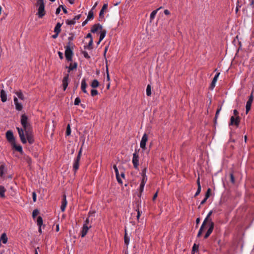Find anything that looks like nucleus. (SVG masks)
I'll return each mask as SVG.
<instances>
[{"label":"nucleus","mask_w":254,"mask_h":254,"mask_svg":"<svg viewBox=\"0 0 254 254\" xmlns=\"http://www.w3.org/2000/svg\"><path fill=\"white\" fill-rule=\"evenodd\" d=\"M0 97L2 102H5L7 101V94L3 89L0 91Z\"/></svg>","instance_id":"ddd939ff"},{"label":"nucleus","mask_w":254,"mask_h":254,"mask_svg":"<svg viewBox=\"0 0 254 254\" xmlns=\"http://www.w3.org/2000/svg\"><path fill=\"white\" fill-rule=\"evenodd\" d=\"M220 74V73H217L215 75V76L214 77L213 80H212V81L213 82H216L217 80V79H218V77L219 76Z\"/></svg>","instance_id":"6e6d98bb"},{"label":"nucleus","mask_w":254,"mask_h":254,"mask_svg":"<svg viewBox=\"0 0 254 254\" xmlns=\"http://www.w3.org/2000/svg\"><path fill=\"white\" fill-rule=\"evenodd\" d=\"M20 123L22 126L23 128L16 127V129L18 131L21 141L23 144H25L26 143V139L24 131L26 132L32 130V127L30 123L28 122V117L25 114H22L21 115Z\"/></svg>","instance_id":"f257e3e1"},{"label":"nucleus","mask_w":254,"mask_h":254,"mask_svg":"<svg viewBox=\"0 0 254 254\" xmlns=\"http://www.w3.org/2000/svg\"><path fill=\"white\" fill-rule=\"evenodd\" d=\"M5 189L3 186H0V196L1 197H4V192L5 191Z\"/></svg>","instance_id":"cd10ccee"},{"label":"nucleus","mask_w":254,"mask_h":254,"mask_svg":"<svg viewBox=\"0 0 254 254\" xmlns=\"http://www.w3.org/2000/svg\"><path fill=\"white\" fill-rule=\"evenodd\" d=\"M230 181L232 184H235V177L233 174V173L230 174Z\"/></svg>","instance_id":"8fccbe9b"},{"label":"nucleus","mask_w":254,"mask_h":254,"mask_svg":"<svg viewBox=\"0 0 254 254\" xmlns=\"http://www.w3.org/2000/svg\"><path fill=\"white\" fill-rule=\"evenodd\" d=\"M24 159L28 163V165L30 166L32 163V160L30 157L28 156H26L24 157Z\"/></svg>","instance_id":"c9c22d12"},{"label":"nucleus","mask_w":254,"mask_h":254,"mask_svg":"<svg viewBox=\"0 0 254 254\" xmlns=\"http://www.w3.org/2000/svg\"><path fill=\"white\" fill-rule=\"evenodd\" d=\"M221 110V106L219 108H218L217 110V111H216V114H215V118H214V124H216L217 119V118L218 117L219 114Z\"/></svg>","instance_id":"f704fd0d"},{"label":"nucleus","mask_w":254,"mask_h":254,"mask_svg":"<svg viewBox=\"0 0 254 254\" xmlns=\"http://www.w3.org/2000/svg\"><path fill=\"white\" fill-rule=\"evenodd\" d=\"M66 207V205H64L63 204H62V205L61 206V209L62 212H64L65 210V208Z\"/></svg>","instance_id":"0e129e2a"},{"label":"nucleus","mask_w":254,"mask_h":254,"mask_svg":"<svg viewBox=\"0 0 254 254\" xmlns=\"http://www.w3.org/2000/svg\"><path fill=\"white\" fill-rule=\"evenodd\" d=\"M77 67V64L74 63L73 64L70 63L69 66H66V68H68V72H70L71 70L76 69Z\"/></svg>","instance_id":"dca6fc26"},{"label":"nucleus","mask_w":254,"mask_h":254,"mask_svg":"<svg viewBox=\"0 0 254 254\" xmlns=\"http://www.w3.org/2000/svg\"><path fill=\"white\" fill-rule=\"evenodd\" d=\"M13 100H14V104L15 105V109L17 111L22 110V109L23 108L22 105L21 104L18 103L17 98L16 97H14Z\"/></svg>","instance_id":"2eb2a0df"},{"label":"nucleus","mask_w":254,"mask_h":254,"mask_svg":"<svg viewBox=\"0 0 254 254\" xmlns=\"http://www.w3.org/2000/svg\"><path fill=\"white\" fill-rule=\"evenodd\" d=\"M6 172V169L4 165H1L0 166V177L1 178L3 177V175Z\"/></svg>","instance_id":"5701e85b"},{"label":"nucleus","mask_w":254,"mask_h":254,"mask_svg":"<svg viewBox=\"0 0 254 254\" xmlns=\"http://www.w3.org/2000/svg\"><path fill=\"white\" fill-rule=\"evenodd\" d=\"M146 95L147 96H150L151 95V87L149 84L147 86Z\"/></svg>","instance_id":"72a5a7b5"},{"label":"nucleus","mask_w":254,"mask_h":254,"mask_svg":"<svg viewBox=\"0 0 254 254\" xmlns=\"http://www.w3.org/2000/svg\"><path fill=\"white\" fill-rule=\"evenodd\" d=\"M106 30L105 29H102L101 30L100 35V41H102L103 39L105 38L106 34Z\"/></svg>","instance_id":"393cba45"},{"label":"nucleus","mask_w":254,"mask_h":254,"mask_svg":"<svg viewBox=\"0 0 254 254\" xmlns=\"http://www.w3.org/2000/svg\"><path fill=\"white\" fill-rule=\"evenodd\" d=\"M39 213V211L37 209H35L32 213V216L34 218Z\"/></svg>","instance_id":"49530a36"},{"label":"nucleus","mask_w":254,"mask_h":254,"mask_svg":"<svg viewBox=\"0 0 254 254\" xmlns=\"http://www.w3.org/2000/svg\"><path fill=\"white\" fill-rule=\"evenodd\" d=\"M235 118L234 116L231 117L230 125H235Z\"/></svg>","instance_id":"3c124183"},{"label":"nucleus","mask_w":254,"mask_h":254,"mask_svg":"<svg viewBox=\"0 0 254 254\" xmlns=\"http://www.w3.org/2000/svg\"><path fill=\"white\" fill-rule=\"evenodd\" d=\"M80 159L76 158L75 159L73 165V169L74 172H76L79 168V161Z\"/></svg>","instance_id":"a211bd4d"},{"label":"nucleus","mask_w":254,"mask_h":254,"mask_svg":"<svg viewBox=\"0 0 254 254\" xmlns=\"http://www.w3.org/2000/svg\"><path fill=\"white\" fill-rule=\"evenodd\" d=\"M25 136H26V142L28 141L29 144H32L34 143V139L32 134V130L25 132Z\"/></svg>","instance_id":"0eeeda50"},{"label":"nucleus","mask_w":254,"mask_h":254,"mask_svg":"<svg viewBox=\"0 0 254 254\" xmlns=\"http://www.w3.org/2000/svg\"><path fill=\"white\" fill-rule=\"evenodd\" d=\"M91 226H85V225H83L82 229L81 231V237L83 238L85 236V235L87 234L88 231L90 228H91Z\"/></svg>","instance_id":"4468645a"},{"label":"nucleus","mask_w":254,"mask_h":254,"mask_svg":"<svg viewBox=\"0 0 254 254\" xmlns=\"http://www.w3.org/2000/svg\"><path fill=\"white\" fill-rule=\"evenodd\" d=\"M102 26L98 23V24H95L92 26V27L91 29V32L92 33H96L98 30H102Z\"/></svg>","instance_id":"9b49d317"},{"label":"nucleus","mask_w":254,"mask_h":254,"mask_svg":"<svg viewBox=\"0 0 254 254\" xmlns=\"http://www.w3.org/2000/svg\"><path fill=\"white\" fill-rule=\"evenodd\" d=\"M98 93V92L96 89H92L91 91V95L92 96H94L95 95H97Z\"/></svg>","instance_id":"37998d69"},{"label":"nucleus","mask_w":254,"mask_h":254,"mask_svg":"<svg viewBox=\"0 0 254 254\" xmlns=\"http://www.w3.org/2000/svg\"><path fill=\"white\" fill-rule=\"evenodd\" d=\"M113 168L115 170V173H116V176H118V175H119V171H118V168L117 167V166L116 165H114L113 166Z\"/></svg>","instance_id":"603ef678"},{"label":"nucleus","mask_w":254,"mask_h":254,"mask_svg":"<svg viewBox=\"0 0 254 254\" xmlns=\"http://www.w3.org/2000/svg\"><path fill=\"white\" fill-rule=\"evenodd\" d=\"M60 7H61V8H62V9H63V10L64 12V13H67V10L66 9L65 7H64V5H60Z\"/></svg>","instance_id":"052dcab7"},{"label":"nucleus","mask_w":254,"mask_h":254,"mask_svg":"<svg viewBox=\"0 0 254 254\" xmlns=\"http://www.w3.org/2000/svg\"><path fill=\"white\" fill-rule=\"evenodd\" d=\"M95 213V211H90L88 213V216H89V217H90V216H92L94 215V214Z\"/></svg>","instance_id":"e2e57ef3"},{"label":"nucleus","mask_w":254,"mask_h":254,"mask_svg":"<svg viewBox=\"0 0 254 254\" xmlns=\"http://www.w3.org/2000/svg\"><path fill=\"white\" fill-rule=\"evenodd\" d=\"M86 86H87V84L86 83V80H85V79H83L81 81V89L82 91L85 93H87V92L86 90Z\"/></svg>","instance_id":"aec40b11"},{"label":"nucleus","mask_w":254,"mask_h":254,"mask_svg":"<svg viewBox=\"0 0 254 254\" xmlns=\"http://www.w3.org/2000/svg\"><path fill=\"white\" fill-rule=\"evenodd\" d=\"M207 223H208L209 224V229L211 230H213L214 227V222H213L212 221H211L208 222Z\"/></svg>","instance_id":"a19ab883"},{"label":"nucleus","mask_w":254,"mask_h":254,"mask_svg":"<svg viewBox=\"0 0 254 254\" xmlns=\"http://www.w3.org/2000/svg\"><path fill=\"white\" fill-rule=\"evenodd\" d=\"M198 245L196 244H194L192 249V253H194L198 251Z\"/></svg>","instance_id":"e433bc0d"},{"label":"nucleus","mask_w":254,"mask_h":254,"mask_svg":"<svg viewBox=\"0 0 254 254\" xmlns=\"http://www.w3.org/2000/svg\"><path fill=\"white\" fill-rule=\"evenodd\" d=\"M69 75L67 74L63 79V86L64 90H65L68 84Z\"/></svg>","instance_id":"f8f14e48"},{"label":"nucleus","mask_w":254,"mask_h":254,"mask_svg":"<svg viewBox=\"0 0 254 254\" xmlns=\"http://www.w3.org/2000/svg\"><path fill=\"white\" fill-rule=\"evenodd\" d=\"M212 213V211H210L207 214V216L206 217V218H205V219L204 220L200 229H199V230L198 231V233L197 234V237H199L202 233V232L203 231V229L205 226V225L206 224V223L208 222H209V221H212V219L211 218H210V216L211 215Z\"/></svg>","instance_id":"f03ea898"},{"label":"nucleus","mask_w":254,"mask_h":254,"mask_svg":"<svg viewBox=\"0 0 254 254\" xmlns=\"http://www.w3.org/2000/svg\"><path fill=\"white\" fill-rule=\"evenodd\" d=\"M7 237L6 233H2L0 237V242H2L3 244H5L7 242Z\"/></svg>","instance_id":"6ab92c4d"},{"label":"nucleus","mask_w":254,"mask_h":254,"mask_svg":"<svg viewBox=\"0 0 254 254\" xmlns=\"http://www.w3.org/2000/svg\"><path fill=\"white\" fill-rule=\"evenodd\" d=\"M99 85V83L97 79H94L91 84V86L93 88H97Z\"/></svg>","instance_id":"c85d7f7f"},{"label":"nucleus","mask_w":254,"mask_h":254,"mask_svg":"<svg viewBox=\"0 0 254 254\" xmlns=\"http://www.w3.org/2000/svg\"><path fill=\"white\" fill-rule=\"evenodd\" d=\"M6 137L7 140L11 144L15 141L13 132L11 130H8L6 132Z\"/></svg>","instance_id":"6e6552de"},{"label":"nucleus","mask_w":254,"mask_h":254,"mask_svg":"<svg viewBox=\"0 0 254 254\" xmlns=\"http://www.w3.org/2000/svg\"><path fill=\"white\" fill-rule=\"evenodd\" d=\"M37 223L38 226L39 227H41L42 225L43 224V219H42V217H41V216L38 217L37 219Z\"/></svg>","instance_id":"2f4dec72"},{"label":"nucleus","mask_w":254,"mask_h":254,"mask_svg":"<svg viewBox=\"0 0 254 254\" xmlns=\"http://www.w3.org/2000/svg\"><path fill=\"white\" fill-rule=\"evenodd\" d=\"M144 186H145V184H140V187H139V190H140V195H139V196H140V195H141V193L143 191V189H144Z\"/></svg>","instance_id":"864d4df0"},{"label":"nucleus","mask_w":254,"mask_h":254,"mask_svg":"<svg viewBox=\"0 0 254 254\" xmlns=\"http://www.w3.org/2000/svg\"><path fill=\"white\" fill-rule=\"evenodd\" d=\"M15 93L16 94L17 97L20 100H24V95H23V93H22V92H21V90H19L18 91H16V92H15Z\"/></svg>","instance_id":"a878e982"},{"label":"nucleus","mask_w":254,"mask_h":254,"mask_svg":"<svg viewBox=\"0 0 254 254\" xmlns=\"http://www.w3.org/2000/svg\"><path fill=\"white\" fill-rule=\"evenodd\" d=\"M39 6L37 15L39 18H42L45 15V4H37Z\"/></svg>","instance_id":"39448f33"},{"label":"nucleus","mask_w":254,"mask_h":254,"mask_svg":"<svg viewBox=\"0 0 254 254\" xmlns=\"http://www.w3.org/2000/svg\"><path fill=\"white\" fill-rule=\"evenodd\" d=\"M93 18H94V13H93L92 9H91L88 12V16H87V17L86 19H87V20H89L91 19H93Z\"/></svg>","instance_id":"7c9ffc66"},{"label":"nucleus","mask_w":254,"mask_h":254,"mask_svg":"<svg viewBox=\"0 0 254 254\" xmlns=\"http://www.w3.org/2000/svg\"><path fill=\"white\" fill-rule=\"evenodd\" d=\"M62 25V24L60 23H58L55 27L54 32L55 33H60L61 31V27Z\"/></svg>","instance_id":"4be33fe9"},{"label":"nucleus","mask_w":254,"mask_h":254,"mask_svg":"<svg viewBox=\"0 0 254 254\" xmlns=\"http://www.w3.org/2000/svg\"><path fill=\"white\" fill-rule=\"evenodd\" d=\"M80 102H81L80 99L79 97H77L75 98V99L74 100V104L75 105H78L79 104V103H80Z\"/></svg>","instance_id":"de8ad7c7"},{"label":"nucleus","mask_w":254,"mask_h":254,"mask_svg":"<svg viewBox=\"0 0 254 254\" xmlns=\"http://www.w3.org/2000/svg\"><path fill=\"white\" fill-rule=\"evenodd\" d=\"M66 46H68L69 48L73 49L74 45L71 42L68 41L67 45Z\"/></svg>","instance_id":"13d9d810"},{"label":"nucleus","mask_w":254,"mask_h":254,"mask_svg":"<svg viewBox=\"0 0 254 254\" xmlns=\"http://www.w3.org/2000/svg\"><path fill=\"white\" fill-rule=\"evenodd\" d=\"M81 17V15L78 14V15L75 16L74 17V18L72 20L67 19L65 21V22H66V24H67V25H74L76 23V21L79 19Z\"/></svg>","instance_id":"9d476101"},{"label":"nucleus","mask_w":254,"mask_h":254,"mask_svg":"<svg viewBox=\"0 0 254 254\" xmlns=\"http://www.w3.org/2000/svg\"><path fill=\"white\" fill-rule=\"evenodd\" d=\"M13 147L18 152L22 153V148L20 145H17L15 143V141L11 144Z\"/></svg>","instance_id":"b1692460"},{"label":"nucleus","mask_w":254,"mask_h":254,"mask_svg":"<svg viewBox=\"0 0 254 254\" xmlns=\"http://www.w3.org/2000/svg\"><path fill=\"white\" fill-rule=\"evenodd\" d=\"M146 170H147V168H144L142 170V172H141V176H142V177H143V176H146Z\"/></svg>","instance_id":"4d7b16f0"},{"label":"nucleus","mask_w":254,"mask_h":254,"mask_svg":"<svg viewBox=\"0 0 254 254\" xmlns=\"http://www.w3.org/2000/svg\"><path fill=\"white\" fill-rule=\"evenodd\" d=\"M197 190H196V192H195V194H194V197H196V196H197L200 192L201 191V186H200V178L199 177H198L197 179Z\"/></svg>","instance_id":"f3484780"},{"label":"nucleus","mask_w":254,"mask_h":254,"mask_svg":"<svg viewBox=\"0 0 254 254\" xmlns=\"http://www.w3.org/2000/svg\"><path fill=\"white\" fill-rule=\"evenodd\" d=\"M147 176H143V177H142V181H141V184H145V183H146V182L147 181Z\"/></svg>","instance_id":"5fc2aeb1"},{"label":"nucleus","mask_w":254,"mask_h":254,"mask_svg":"<svg viewBox=\"0 0 254 254\" xmlns=\"http://www.w3.org/2000/svg\"><path fill=\"white\" fill-rule=\"evenodd\" d=\"M65 57L66 60L68 62H71L72 61V56H73V49L69 48L68 46H65Z\"/></svg>","instance_id":"7ed1b4c3"},{"label":"nucleus","mask_w":254,"mask_h":254,"mask_svg":"<svg viewBox=\"0 0 254 254\" xmlns=\"http://www.w3.org/2000/svg\"><path fill=\"white\" fill-rule=\"evenodd\" d=\"M162 8V7H160L159 8H158V9L155 10H153L150 14V18L151 20H152L154 18L157 12V11L158 10H159L160 9Z\"/></svg>","instance_id":"bb28decb"},{"label":"nucleus","mask_w":254,"mask_h":254,"mask_svg":"<svg viewBox=\"0 0 254 254\" xmlns=\"http://www.w3.org/2000/svg\"><path fill=\"white\" fill-rule=\"evenodd\" d=\"M148 140V136L146 133H144L141 138V140L140 141V147L143 149H145L146 148V143L147 141Z\"/></svg>","instance_id":"1a4fd4ad"},{"label":"nucleus","mask_w":254,"mask_h":254,"mask_svg":"<svg viewBox=\"0 0 254 254\" xmlns=\"http://www.w3.org/2000/svg\"><path fill=\"white\" fill-rule=\"evenodd\" d=\"M82 53L86 59H89L90 58V57L89 56L88 54L86 51H82Z\"/></svg>","instance_id":"09e8293b"},{"label":"nucleus","mask_w":254,"mask_h":254,"mask_svg":"<svg viewBox=\"0 0 254 254\" xmlns=\"http://www.w3.org/2000/svg\"><path fill=\"white\" fill-rule=\"evenodd\" d=\"M92 44H93V39H90L88 45L84 47L85 49H87L88 50H92L93 49Z\"/></svg>","instance_id":"473e14b6"},{"label":"nucleus","mask_w":254,"mask_h":254,"mask_svg":"<svg viewBox=\"0 0 254 254\" xmlns=\"http://www.w3.org/2000/svg\"><path fill=\"white\" fill-rule=\"evenodd\" d=\"M117 180L118 181V182L119 184H122L123 183L122 179L120 178V175H118V176H116Z\"/></svg>","instance_id":"680f3d73"},{"label":"nucleus","mask_w":254,"mask_h":254,"mask_svg":"<svg viewBox=\"0 0 254 254\" xmlns=\"http://www.w3.org/2000/svg\"><path fill=\"white\" fill-rule=\"evenodd\" d=\"M211 190L210 188L208 189V190H207V191L205 193V197H206V198H208L209 197L210 195Z\"/></svg>","instance_id":"c03bdc74"},{"label":"nucleus","mask_w":254,"mask_h":254,"mask_svg":"<svg viewBox=\"0 0 254 254\" xmlns=\"http://www.w3.org/2000/svg\"><path fill=\"white\" fill-rule=\"evenodd\" d=\"M58 55L59 56L61 60L63 59V58H64L63 54L61 52H58Z\"/></svg>","instance_id":"774afa93"},{"label":"nucleus","mask_w":254,"mask_h":254,"mask_svg":"<svg viewBox=\"0 0 254 254\" xmlns=\"http://www.w3.org/2000/svg\"><path fill=\"white\" fill-rule=\"evenodd\" d=\"M108 7V4L105 3L103 4L101 10L100 11L99 17L100 18H102L104 14V10H106Z\"/></svg>","instance_id":"412c9836"},{"label":"nucleus","mask_w":254,"mask_h":254,"mask_svg":"<svg viewBox=\"0 0 254 254\" xmlns=\"http://www.w3.org/2000/svg\"><path fill=\"white\" fill-rule=\"evenodd\" d=\"M132 163L134 168L137 169L139 165V154L138 151H137L136 149L135 150L134 153L133 154Z\"/></svg>","instance_id":"20e7f679"},{"label":"nucleus","mask_w":254,"mask_h":254,"mask_svg":"<svg viewBox=\"0 0 254 254\" xmlns=\"http://www.w3.org/2000/svg\"><path fill=\"white\" fill-rule=\"evenodd\" d=\"M240 120V117L239 116L236 117V118H235V125H236L237 127H238L239 125Z\"/></svg>","instance_id":"79ce46f5"},{"label":"nucleus","mask_w":254,"mask_h":254,"mask_svg":"<svg viewBox=\"0 0 254 254\" xmlns=\"http://www.w3.org/2000/svg\"><path fill=\"white\" fill-rule=\"evenodd\" d=\"M66 135L68 136L71 134V129L70 127V125L68 124L66 127Z\"/></svg>","instance_id":"58836bf2"},{"label":"nucleus","mask_w":254,"mask_h":254,"mask_svg":"<svg viewBox=\"0 0 254 254\" xmlns=\"http://www.w3.org/2000/svg\"><path fill=\"white\" fill-rule=\"evenodd\" d=\"M215 83H216V82H213V81H212V82H211V85H210V88H211V89H213L214 88V87L215 86Z\"/></svg>","instance_id":"338daca9"},{"label":"nucleus","mask_w":254,"mask_h":254,"mask_svg":"<svg viewBox=\"0 0 254 254\" xmlns=\"http://www.w3.org/2000/svg\"><path fill=\"white\" fill-rule=\"evenodd\" d=\"M124 241L125 243L127 246H128L129 242V238L127 236V233L126 230H125V234L124 236Z\"/></svg>","instance_id":"c756f323"},{"label":"nucleus","mask_w":254,"mask_h":254,"mask_svg":"<svg viewBox=\"0 0 254 254\" xmlns=\"http://www.w3.org/2000/svg\"><path fill=\"white\" fill-rule=\"evenodd\" d=\"M213 230H211L209 229H208V230L207 231L206 234H205L204 235V239H206L210 235V234L212 233Z\"/></svg>","instance_id":"4c0bfd02"},{"label":"nucleus","mask_w":254,"mask_h":254,"mask_svg":"<svg viewBox=\"0 0 254 254\" xmlns=\"http://www.w3.org/2000/svg\"><path fill=\"white\" fill-rule=\"evenodd\" d=\"M254 97L253 95V92H252L251 95L249 97V100L247 102L246 106V112L247 114L251 109V105L253 101Z\"/></svg>","instance_id":"423d86ee"},{"label":"nucleus","mask_w":254,"mask_h":254,"mask_svg":"<svg viewBox=\"0 0 254 254\" xmlns=\"http://www.w3.org/2000/svg\"><path fill=\"white\" fill-rule=\"evenodd\" d=\"M84 144V141L83 142V143H82V146H83ZM82 146L81 147L79 152H78V155L76 157V158H78V159H80V158H81V153H82Z\"/></svg>","instance_id":"ea45409f"},{"label":"nucleus","mask_w":254,"mask_h":254,"mask_svg":"<svg viewBox=\"0 0 254 254\" xmlns=\"http://www.w3.org/2000/svg\"><path fill=\"white\" fill-rule=\"evenodd\" d=\"M89 223V218H87L86 220L84 221V223L83 225H85V226H88V224Z\"/></svg>","instance_id":"69168bd1"},{"label":"nucleus","mask_w":254,"mask_h":254,"mask_svg":"<svg viewBox=\"0 0 254 254\" xmlns=\"http://www.w3.org/2000/svg\"><path fill=\"white\" fill-rule=\"evenodd\" d=\"M62 204L66 206L67 201H66V195H65V194H64L63 195V200H62Z\"/></svg>","instance_id":"a18cd8bd"},{"label":"nucleus","mask_w":254,"mask_h":254,"mask_svg":"<svg viewBox=\"0 0 254 254\" xmlns=\"http://www.w3.org/2000/svg\"><path fill=\"white\" fill-rule=\"evenodd\" d=\"M32 198L34 202H36V193L35 192H32Z\"/></svg>","instance_id":"bf43d9fd"}]
</instances>
